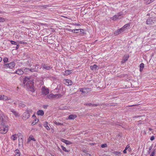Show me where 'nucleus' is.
Instances as JSON below:
<instances>
[{"instance_id":"nucleus-1","label":"nucleus","mask_w":156,"mask_h":156,"mask_svg":"<svg viewBox=\"0 0 156 156\" xmlns=\"http://www.w3.org/2000/svg\"><path fill=\"white\" fill-rule=\"evenodd\" d=\"M15 65V63L13 62H12L8 64H5L3 65V68L5 69H12L13 68Z\"/></svg>"},{"instance_id":"nucleus-2","label":"nucleus","mask_w":156,"mask_h":156,"mask_svg":"<svg viewBox=\"0 0 156 156\" xmlns=\"http://www.w3.org/2000/svg\"><path fill=\"white\" fill-rule=\"evenodd\" d=\"M8 125H3L0 127V133L2 134H5L8 130Z\"/></svg>"},{"instance_id":"nucleus-3","label":"nucleus","mask_w":156,"mask_h":156,"mask_svg":"<svg viewBox=\"0 0 156 156\" xmlns=\"http://www.w3.org/2000/svg\"><path fill=\"white\" fill-rule=\"evenodd\" d=\"M27 86L29 90L32 92L35 91L34 87L31 81H29L27 82Z\"/></svg>"},{"instance_id":"nucleus-4","label":"nucleus","mask_w":156,"mask_h":156,"mask_svg":"<svg viewBox=\"0 0 156 156\" xmlns=\"http://www.w3.org/2000/svg\"><path fill=\"white\" fill-rule=\"evenodd\" d=\"M41 91L42 95H46L49 93V89L45 86L42 87Z\"/></svg>"},{"instance_id":"nucleus-5","label":"nucleus","mask_w":156,"mask_h":156,"mask_svg":"<svg viewBox=\"0 0 156 156\" xmlns=\"http://www.w3.org/2000/svg\"><path fill=\"white\" fill-rule=\"evenodd\" d=\"M30 116V114L28 111H26L23 114L22 119L24 120L28 119Z\"/></svg>"},{"instance_id":"nucleus-6","label":"nucleus","mask_w":156,"mask_h":156,"mask_svg":"<svg viewBox=\"0 0 156 156\" xmlns=\"http://www.w3.org/2000/svg\"><path fill=\"white\" fill-rule=\"evenodd\" d=\"M69 31L73 33H77L79 32H82V33H84V30L82 29H70Z\"/></svg>"},{"instance_id":"nucleus-7","label":"nucleus","mask_w":156,"mask_h":156,"mask_svg":"<svg viewBox=\"0 0 156 156\" xmlns=\"http://www.w3.org/2000/svg\"><path fill=\"white\" fill-rule=\"evenodd\" d=\"M123 13L122 12H121L117 14L116 15H115L114 16L113 20L114 19H118L121 18V16L123 15Z\"/></svg>"},{"instance_id":"nucleus-8","label":"nucleus","mask_w":156,"mask_h":156,"mask_svg":"<svg viewBox=\"0 0 156 156\" xmlns=\"http://www.w3.org/2000/svg\"><path fill=\"white\" fill-rule=\"evenodd\" d=\"M21 134V133H19L17 134H15L12 135L10 137L11 139L13 141H14L17 140L18 136H19V135H20Z\"/></svg>"},{"instance_id":"nucleus-9","label":"nucleus","mask_w":156,"mask_h":156,"mask_svg":"<svg viewBox=\"0 0 156 156\" xmlns=\"http://www.w3.org/2000/svg\"><path fill=\"white\" fill-rule=\"evenodd\" d=\"M90 90V89L89 88H83L80 89V91L82 92L83 94H87Z\"/></svg>"},{"instance_id":"nucleus-10","label":"nucleus","mask_w":156,"mask_h":156,"mask_svg":"<svg viewBox=\"0 0 156 156\" xmlns=\"http://www.w3.org/2000/svg\"><path fill=\"white\" fill-rule=\"evenodd\" d=\"M39 65H36L34 66L33 67L31 68V72H37L38 71L39 67Z\"/></svg>"},{"instance_id":"nucleus-11","label":"nucleus","mask_w":156,"mask_h":156,"mask_svg":"<svg viewBox=\"0 0 156 156\" xmlns=\"http://www.w3.org/2000/svg\"><path fill=\"white\" fill-rule=\"evenodd\" d=\"M23 73L24 72L21 69H18L13 73H16L19 75H22L23 74Z\"/></svg>"},{"instance_id":"nucleus-12","label":"nucleus","mask_w":156,"mask_h":156,"mask_svg":"<svg viewBox=\"0 0 156 156\" xmlns=\"http://www.w3.org/2000/svg\"><path fill=\"white\" fill-rule=\"evenodd\" d=\"M64 83L67 85H71L72 84V82L71 80L68 79H65L64 80Z\"/></svg>"},{"instance_id":"nucleus-13","label":"nucleus","mask_w":156,"mask_h":156,"mask_svg":"<svg viewBox=\"0 0 156 156\" xmlns=\"http://www.w3.org/2000/svg\"><path fill=\"white\" fill-rule=\"evenodd\" d=\"M9 99H8V97L7 96L4 95L0 94V100L5 101Z\"/></svg>"},{"instance_id":"nucleus-14","label":"nucleus","mask_w":156,"mask_h":156,"mask_svg":"<svg viewBox=\"0 0 156 156\" xmlns=\"http://www.w3.org/2000/svg\"><path fill=\"white\" fill-rule=\"evenodd\" d=\"M61 141L65 143L67 145H69L72 144V143L70 141L68 140H66L63 139H61Z\"/></svg>"},{"instance_id":"nucleus-15","label":"nucleus","mask_w":156,"mask_h":156,"mask_svg":"<svg viewBox=\"0 0 156 156\" xmlns=\"http://www.w3.org/2000/svg\"><path fill=\"white\" fill-rule=\"evenodd\" d=\"M44 114V112L43 110H39L37 112V114L38 115L43 116Z\"/></svg>"},{"instance_id":"nucleus-16","label":"nucleus","mask_w":156,"mask_h":156,"mask_svg":"<svg viewBox=\"0 0 156 156\" xmlns=\"http://www.w3.org/2000/svg\"><path fill=\"white\" fill-rule=\"evenodd\" d=\"M77 117L76 115H70L69 116V119H74Z\"/></svg>"},{"instance_id":"nucleus-17","label":"nucleus","mask_w":156,"mask_h":156,"mask_svg":"<svg viewBox=\"0 0 156 156\" xmlns=\"http://www.w3.org/2000/svg\"><path fill=\"white\" fill-rule=\"evenodd\" d=\"M72 73V70H66L65 71L64 73H63V74L64 75H68Z\"/></svg>"},{"instance_id":"nucleus-18","label":"nucleus","mask_w":156,"mask_h":156,"mask_svg":"<svg viewBox=\"0 0 156 156\" xmlns=\"http://www.w3.org/2000/svg\"><path fill=\"white\" fill-rule=\"evenodd\" d=\"M44 126L48 130H50V129L49 126H48V123L47 122H45L44 125Z\"/></svg>"},{"instance_id":"nucleus-19","label":"nucleus","mask_w":156,"mask_h":156,"mask_svg":"<svg viewBox=\"0 0 156 156\" xmlns=\"http://www.w3.org/2000/svg\"><path fill=\"white\" fill-rule=\"evenodd\" d=\"M32 140L34 141H35L36 140L34 138V136L33 135H30L29 138L28 139V142H30L31 140Z\"/></svg>"},{"instance_id":"nucleus-20","label":"nucleus","mask_w":156,"mask_h":156,"mask_svg":"<svg viewBox=\"0 0 156 156\" xmlns=\"http://www.w3.org/2000/svg\"><path fill=\"white\" fill-rule=\"evenodd\" d=\"M62 95L60 94H53L54 98H61L62 97Z\"/></svg>"},{"instance_id":"nucleus-21","label":"nucleus","mask_w":156,"mask_h":156,"mask_svg":"<svg viewBox=\"0 0 156 156\" xmlns=\"http://www.w3.org/2000/svg\"><path fill=\"white\" fill-rule=\"evenodd\" d=\"M130 23H127L125 25L122 27L124 29V30L125 31L126 30L129 28L130 27Z\"/></svg>"},{"instance_id":"nucleus-22","label":"nucleus","mask_w":156,"mask_h":156,"mask_svg":"<svg viewBox=\"0 0 156 156\" xmlns=\"http://www.w3.org/2000/svg\"><path fill=\"white\" fill-rule=\"evenodd\" d=\"M61 147H62V150L63 151H64L66 152H67V153H68L69 152L70 150H67L66 149V148L64 146H63L62 145H61Z\"/></svg>"},{"instance_id":"nucleus-23","label":"nucleus","mask_w":156,"mask_h":156,"mask_svg":"<svg viewBox=\"0 0 156 156\" xmlns=\"http://www.w3.org/2000/svg\"><path fill=\"white\" fill-rule=\"evenodd\" d=\"M98 67V66L94 64L93 66H91L90 67V69L92 70L96 69Z\"/></svg>"},{"instance_id":"nucleus-24","label":"nucleus","mask_w":156,"mask_h":156,"mask_svg":"<svg viewBox=\"0 0 156 156\" xmlns=\"http://www.w3.org/2000/svg\"><path fill=\"white\" fill-rule=\"evenodd\" d=\"M144 64L143 63H141L140 65V72H142L143 70L144 67Z\"/></svg>"},{"instance_id":"nucleus-25","label":"nucleus","mask_w":156,"mask_h":156,"mask_svg":"<svg viewBox=\"0 0 156 156\" xmlns=\"http://www.w3.org/2000/svg\"><path fill=\"white\" fill-rule=\"evenodd\" d=\"M51 68L50 66L45 65H44L43 66V69H44L46 70H49V69H50Z\"/></svg>"},{"instance_id":"nucleus-26","label":"nucleus","mask_w":156,"mask_h":156,"mask_svg":"<svg viewBox=\"0 0 156 156\" xmlns=\"http://www.w3.org/2000/svg\"><path fill=\"white\" fill-rule=\"evenodd\" d=\"M129 57V55H126L124 56L123 58V61H124V62L128 60Z\"/></svg>"},{"instance_id":"nucleus-27","label":"nucleus","mask_w":156,"mask_h":156,"mask_svg":"<svg viewBox=\"0 0 156 156\" xmlns=\"http://www.w3.org/2000/svg\"><path fill=\"white\" fill-rule=\"evenodd\" d=\"M47 98L50 99H54L53 94H50L47 96Z\"/></svg>"},{"instance_id":"nucleus-28","label":"nucleus","mask_w":156,"mask_h":156,"mask_svg":"<svg viewBox=\"0 0 156 156\" xmlns=\"http://www.w3.org/2000/svg\"><path fill=\"white\" fill-rule=\"evenodd\" d=\"M121 32H120V30L118 29V30H117L115 31L114 32V34L115 35H118L120 34H121Z\"/></svg>"},{"instance_id":"nucleus-29","label":"nucleus","mask_w":156,"mask_h":156,"mask_svg":"<svg viewBox=\"0 0 156 156\" xmlns=\"http://www.w3.org/2000/svg\"><path fill=\"white\" fill-rule=\"evenodd\" d=\"M145 1V3L146 4H149L153 2L154 0H144Z\"/></svg>"},{"instance_id":"nucleus-30","label":"nucleus","mask_w":156,"mask_h":156,"mask_svg":"<svg viewBox=\"0 0 156 156\" xmlns=\"http://www.w3.org/2000/svg\"><path fill=\"white\" fill-rule=\"evenodd\" d=\"M20 153L18 150H16V154L15 156H20Z\"/></svg>"},{"instance_id":"nucleus-31","label":"nucleus","mask_w":156,"mask_h":156,"mask_svg":"<svg viewBox=\"0 0 156 156\" xmlns=\"http://www.w3.org/2000/svg\"><path fill=\"white\" fill-rule=\"evenodd\" d=\"M11 112H12V113L14 114V115L16 116H19L17 112H16V111H14V110H12Z\"/></svg>"},{"instance_id":"nucleus-32","label":"nucleus","mask_w":156,"mask_h":156,"mask_svg":"<svg viewBox=\"0 0 156 156\" xmlns=\"http://www.w3.org/2000/svg\"><path fill=\"white\" fill-rule=\"evenodd\" d=\"M38 121V119H35L34 122H33L31 124L32 125H35L36 123Z\"/></svg>"},{"instance_id":"nucleus-33","label":"nucleus","mask_w":156,"mask_h":156,"mask_svg":"<svg viewBox=\"0 0 156 156\" xmlns=\"http://www.w3.org/2000/svg\"><path fill=\"white\" fill-rule=\"evenodd\" d=\"M54 123L57 125H63V124L62 123H59V122H56V121H54Z\"/></svg>"},{"instance_id":"nucleus-34","label":"nucleus","mask_w":156,"mask_h":156,"mask_svg":"<svg viewBox=\"0 0 156 156\" xmlns=\"http://www.w3.org/2000/svg\"><path fill=\"white\" fill-rule=\"evenodd\" d=\"M24 71L25 72H31V68L30 69L26 68L24 70Z\"/></svg>"},{"instance_id":"nucleus-35","label":"nucleus","mask_w":156,"mask_h":156,"mask_svg":"<svg viewBox=\"0 0 156 156\" xmlns=\"http://www.w3.org/2000/svg\"><path fill=\"white\" fill-rule=\"evenodd\" d=\"M23 136H22V137L21 138H20V139L19 140V144H20V143H22L23 142Z\"/></svg>"},{"instance_id":"nucleus-36","label":"nucleus","mask_w":156,"mask_h":156,"mask_svg":"<svg viewBox=\"0 0 156 156\" xmlns=\"http://www.w3.org/2000/svg\"><path fill=\"white\" fill-rule=\"evenodd\" d=\"M3 61L5 62H7L8 61V59L7 57H5L3 58Z\"/></svg>"},{"instance_id":"nucleus-37","label":"nucleus","mask_w":156,"mask_h":156,"mask_svg":"<svg viewBox=\"0 0 156 156\" xmlns=\"http://www.w3.org/2000/svg\"><path fill=\"white\" fill-rule=\"evenodd\" d=\"M18 43L20 44H27V42L24 41H18Z\"/></svg>"},{"instance_id":"nucleus-38","label":"nucleus","mask_w":156,"mask_h":156,"mask_svg":"<svg viewBox=\"0 0 156 156\" xmlns=\"http://www.w3.org/2000/svg\"><path fill=\"white\" fill-rule=\"evenodd\" d=\"M119 30H120V32H121V34L123 33L125 31V30H124V29L122 27L120 29H119Z\"/></svg>"},{"instance_id":"nucleus-39","label":"nucleus","mask_w":156,"mask_h":156,"mask_svg":"<svg viewBox=\"0 0 156 156\" xmlns=\"http://www.w3.org/2000/svg\"><path fill=\"white\" fill-rule=\"evenodd\" d=\"M10 42L11 43V44H14V45H16V42L13 41L11 40L10 41Z\"/></svg>"},{"instance_id":"nucleus-40","label":"nucleus","mask_w":156,"mask_h":156,"mask_svg":"<svg viewBox=\"0 0 156 156\" xmlns=\"http://www.w3.org/2000/svg\"><path fill=\"white\" fill-rule=\"evenodd\" d=\"M101 147L102 148L106 147H107V144H102L101 145Z\"/></svg>"},{"instance_id":"nucleus-41","label":"nucleus","mask_w":156,"mask_h":156,"mask_svg":"<svg viewBox=\"0 0 156 156\" xmlns=\"http://www.w3.org/2000/svg\"><path fill=\"white\" fill-rule=\"evenodd\" d=\"M29 80V79L27 77H25L24 80V83H25V82Z\"/></svg>"},{"instance_id":"nucleus-42","label":"nucleus","mask_w":156,"mask_h":156,"mask_svg":"<svg viewBox=\"0 0 156 156\" xmlns=\"http://www.w3.org/2000/svg\"><path fill=\"white\" fill-rule=\"evenodd\" d=\"M116 155H119L121 154V153L119 151H116L114 153Z\"/></svg>"},{"instance_id":"nucleus-43","label":"nucleus","mask_w":156,"mask_h":156,"mask_svg":"<svg viewBox=\"0 0 156 156\" xmlns=\"http://www.w3.org/2000/svg\"><path fill=\"white\" fill-rule=\"evenodd\" d=\"M142 117V116L141 115H137V116H133V119H135L136 118H138L140 117Z\"/></svg>"},{"instance_id":"nucleus-44","label":"nucleus","mask_w":156,"mask_h":156,"mask_svg":"<svg viewBox=\"0 0 156 156\" xmlns=\"http://www.w3.org/2000/svg\"><path fill=\"white\" fill-rule=\"evenodd\" d=\"M87 105L89 106H96L97 105H93L92 104L90 103L89 104H87Z\"/></svg>"},{"instance_id":"nucleus-45","label":"nucleus","mask_w":156,"mask_h":156,"mask_svg":"<svg viewBox=\"0 0 156 156\" xmlns=\"http://www.w3.org/2000/svg\"><path fill=\"white\" fill-rule=\"evenodd\" d=\"M129 147H130L129 145L128 144L126 146V147L125 148V149H126V150H127Z\"/></svg>"},{"instance_id":"nucleus-46","label":"nucleus","mask_w":156,"mask_h":156,"mask_svg":"<svg viewBox=\"0 0 156 156\" xmlns=\"http://www.w3.org/2000/svg\"><path fill=\"white\" fill-rule=\"evenodd\" d=\"M155 139L154 136H152L150 138V140L151 141L154 140Z\"/></svg>"},{"instance_id":"nucleus-47","label":"nucleus","mask_w":156,"mask_h":156,"mask_svg":"<svg viewBox=\"0 0 156 156\" xmlns=\"http://www.w3.org/2000/svg\"><path fill=\"white\" fill-rule=\"evenodd\" d=\"M154 151H153L151 153V154H150V156H154Z\"/></svg>"},{"instance_id":"nucleus-48","label":"nucleus","mask_w":156,"mask_h":156,"mask_svg":"<svg viewBox=\"0 0 156 156\" xmlns=\"http://www.w3.org/2000/svg\"><path fill=\"white\" fill-rule=\"evenodd\" d=\"M85 156H91V155L88 153H86L84 154Z\"/></svg>"},{"instance_id":"nucleus-49","label":"nucleus","mask_w":156,"mask_h":156,"mask_svg":"<svg viewBox=\"0 0 156 156\" xmlns=\"http://www.w3.org/2000/svg\"><path fill=\"white\" fill-rule=\"evenodd\" d=\"M16 45V49H18L19 48V45H18V44H17Z\"/></svg>"},{"instance_id":"nucleus-50","label":"nucleus","mask_w":156,"mask_h":156,"mask_svg":"<svg viewBox=\"0 0 156 156\" xmlns=\"http://www.w3.org/2000/svg\"><path fill=\"white\" fill-rule=\"evenodd\" d=\"M126 149H124V150L123 151V153L124 154H126V153H127V152H126Z\"/></svg>"},{"instance_id":"nucleus-51","label":"nucleus","mask_w":156,"mask_h":156,"mask_svg":"<svg viewBox=\"0 0 156 156\" xmlns=\"http://www.w3.org/2000/svg\"><path fill=\"white\" fill-rule=\"evenodd\" d=\"M129 152H130L131 151V149L130 147L128 148V149L127 150Z\"/></svg>"},{"instance_id":"nucleus-52","label":"nucleus","mask_w":156,"mask_h":156,"mask_svg":"<svg viewBox=\"0 0 156 156\" xmlns=\"http://www.w3.org/2000/svg\"><path fill=\"white\" fill-rule=\"evenodd\" d=\"M125 62H124V61H123V59H122V60L121 61V63H124Z\"/></svg>"},{"instance_id":"nucleus-53","label":"nucleus","mask_w":156,"mask_h":156,"mask_svg":"<svg viewBox=\"0 0 156 156\" xmlns=\"http://www.w3.org/2000/svg\"><path fill=\"white\" fill-rule=\"evenodd\" d=\"M2 58L1 57H0V62L2 61Z\"/></svg>"},{"instance_id":"nucleus-54","label":"nucleus","mask_w":156,"mask_h":156,"mask_svg":"<svg viewBox=\"0 0 156 156\" xmlns=\"http://www.w3.org/2000/svg\"><path fill=\"white\" fill-rule=\"evenodd\" d=\"M149 130L150 131H151V130H152V129H151V128H149Z\"/></svg>"},{"instance_id":"nucleus-55","label":"nucleus","mask_w":156,"mask_h":156,"mask_svg":"<svg viewBox=\"0 0 156 156\" xmlns=\"http://www.w3.org/2000/svg\"><path fill=\"white\" fill-rule=\"evenodd\" d=\"M75 25H77V26L80 25V24H78V23H75Z\"/></svg>"},{"instance_id":"nucleus-56","label":"nucleus","mask_w":156,"mask_h":156,"mask_svg":"<svg viewBox=\"0 0 156 156\" xmlns=\"http://www.w3.org/2000/svg\"><path fill=\"white\" fill-rule=\"evenodd\" d=\"M0 20H5L4 18H3V19L2 18H0Z\"/></svg>"},{"instance_id":"nucleus-57","label":"nucleus","mask_w":156,"mask_h":156,"mask_svg":"<svg viewBox=\"0 0 156 156\" xmlns=\"http://www.w3.org/2000/svg\"><path fill=\"white\" fill-rule=\"evenodd\" d=\"M148 21V20H147V24H149V23H148V21Z\"/></svg>"},{"instance_id":"nucleus-58","label":"nucleus","mask_w":156,"mask_h":156,"mask_svg":"<svg viewBox=\"0 0 156 156\" xmlns=\"http://www.w3.org/2000/svg\"><path fill=\"white\" fill-rule=\"evenodd\" d=\"M134 105H132L129 106H133Z\"/></svg>"},{"instance_id":"nucleus-59","label":"nucleus","mask_w":156,"mask_h":156,"mask_svg":"<svg viewBox=\"0 0 156 156\" xmlns=\"http://www.w3.org/2000/svg\"><path fill=\"white\" fill-rule=\"evenodd\" d=\"M91 144V145H94V144Z\"/></svg>"},{"instance_id":"nucleus-60","label":"nucleus","mask_w":156,"mask_h":156,"mask_svg":"<svg viewBox=\"0 0 156 156\" xmlns=\"http://www.w3.org/2000/svg\"><path fill=\"white\" fill-rule=\"evenodd\" d=\"M62 17L64 18H66V17L65 16H63Z\"/></svg>"},{"instance_id":"nucleus-61","label":"nucleus","mask_w":156,"mask_h":156,"mask_svg":"<svg viewBox=\"0 0 156 156\" xmlns=\"http://www.w3.org/2000/svg\"><path fill=\"white\" fill-rule=\"evenodd\" d=\"M1 13V11L0 10V13Z\"/></svg>"},{"instance_id":"nucleus-62","label":"nucleus","mask_w":156,"mask_h":156,"mask_svg":"<svg viewBox=\"0 0 156 156\" xmlns=\"http://www.w3.org/2000/svg\"><path fill=\"white\" fill-rule=\"evenodd\" d=\"M35 116V115H33V116Z\"/></svg>"},{"instance_id":"nucleus-63","label":"nucleus","mask_w":156,"mask_h":156,"mask_svg":"<svg viewBox=\"0 0 156 156\" xmlns=\"http://www.w3.org/2000/svg\"><path fill=\"white\" fill-rule=\"evenodd\" d=\"M51 156H54L53 155H52Z\"/></svg>"}]
</instances>
